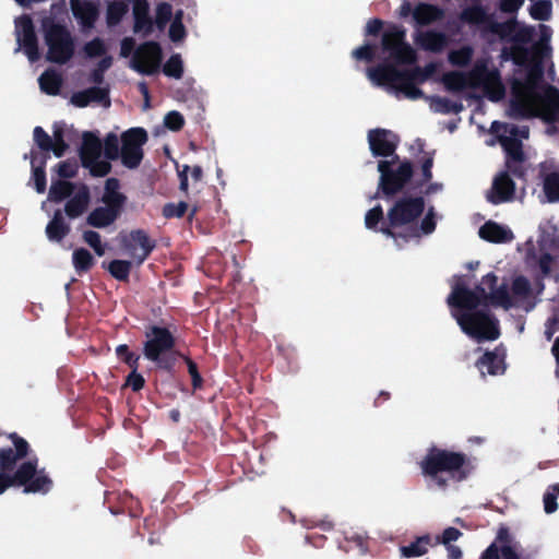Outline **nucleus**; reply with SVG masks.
Returning a JSON list of instances; mask_svg holds the SVG:
<instances>
[{"label":"nucleus","mask_w":559,"mask_h":559,"mask_svg":"<svg viewBox=\"0 0 559 559\" xmlns=\"http://www.w3.org/2000/svg\"><path fill=\"white\" fill-rule=\"evenodd\" d=\"M70 103L75 107H86L91 103H98L104 107L109 106L108 91L105 87H92L90 90L74 93Z\"/></svg>","instance_id":"aec40b11"},{"label":"nucleus","mask_w":559,"mask_h":559,"mask_svg":"<svg viewBox=\"0 0 559 559\" xmlns=\"http://www.w3.org/2000/svg\"><path fill=\"white\" fill-rule=\"evenodd\" d=\"M368 143L374 156H383L388 159L396 157L394 151L397 145V136L385 129H374L368 133Z\"/></svg>","instance_id":"a211bd4d"},{"label":"nucleus","mask_w":559,"mask_h":559,"mask_svg":"<svg viewBox=\"0 0 559 559\" xmlns=\"http://www.w3.org/2000/svg\"><path fill=\"white\" fill-rule=\"evenodd\" d=\"M100 61L98 62V67L96 70H94L92 78L94 82H99L102 79V73L106 71L112 62V59L110 56L104 55L100 57Z\"/></svg>","instance_id":"13d9d810"},{"label":"nucleus","mask_w":559,"mask_h":559,"mask_svg":"<svg viewBox=\"0 0 559 559\" xmlns=\"http://www.w3.org/2000/svg\"><path fill=\"white\" fill-rule=\"evenodd\" d=\"M119 214L112 207L103 204L90 213L87 222L94 227L103 228L114 223Z\"/></svg>","instance_id":"7c9ffc66"},{"label":"nucleus","mask_w":559,"mask_h":559,"mask_svg":"<svg viewBox=\"0 0 559 559\" xmlns=\"http://www.w3.org/2000/svg\"><path fill=\"white\" fill-rule=\"evenodd\" d=\"M442 16L441 9L428 3H419L413 10V21L418 26L431 24Z\"/></svg>","instance_id":"c85d7f7f"},{"label":"nucleus","mask_w":559,"mask_h":559,"mask_svg":"<svg viewBox=\"0 0 559 559\" xmlns=\"http://www.w3.org/2000/svg\"><path fill=\"white\" fill-rule=\"evenodd\" d=\"M543 190L548 202H559V163L543 166Z\"/></svg>","instance_id":"412c9836"},{"label":"nucleus","mask_w":559,"mask_h":559,"mask_svg":"<svg viewBox=\"0 0 559 559\" xmlns=\"http://www.w3.org/2000/svg\"><path fill=\"white\" fill-rule=\"evenodd\" d=\"M389 227L384 225L381 233L391 237L397 247L429 235L436 229L437 214L433 207L425 212L421 198H402L388 211Z\"/></svg>","instance_id":"20e7f679"},{"label":"nucleus","mask_w":559,"mask_h":559,"mask_svg":"<svg viewBox=\"0 0 559 559\" xmlns=\"http://www.w3.org/2000/svg\"><path fill=\"white\" fill-rule=\"evenodd\" d=\"M33 179L35 182V188L38 193H43L46 189V177L43 168L34 167L33 169Z\"/></svg>","instance_id":"bf43d9fd"},{"label":"nucleus","mask_w":559,"mask_h":559,"mask_svg":"<svg viewBox=\"0 0 559 559\" xmlns=\"http://www.w3.org/2000/svg\"><path fill=\"white\" fill-rule=\"evenodd\" d=\"M88 202V190L86 187L81 186L71 194V198L66 205V213L72 218L78 217L86 210Z\"/></svg>","instance_id":"cd10ccee"},{"label":"nucleus","mask_w":559,"mask_h":559,"mask_svg":"<svg viewBox=\"0 0 559 559\" xmlns=\"http://www.w3.org/2000/svg\"><path fill=\"white\" fill-rule=\"evenodd\" d=\"M69 231V226L64 223L60 213H57L53 219L46 227V235L51 241H60Z\"/></svg>","instance_id":"f704fd0d"},{"label":"nucleus","mask_w":559,"mask_h":559,"mask_svg":"<svg viewBox=\"0 0 559 559\" xmlns=\"http://www.w3.org/2000/svg\"><path fill=\"white\" fill-rule=\"evenodd\" d=\"M40 90L48 95H57L61 86V76L53 70H47L39 79Z\"/></svg>","instance_id":"473e14b6"},{"label":"nucleus","mask_w":559,"mask_h":559,"mask_svg":"<svg viewBox=\"0 0 559 559\" xmlns=\"http://www.w3.org/2000/svg\"><path fill=\"white\" fill-rule=\"evenodd\" d=\"M556 495H559V484H556L544 496V508L547 513H552L557 510Z\"/></svg>","instance_id":"864d4df0"},{"label":"nucleus","mask_w":559,"mask_h":559,"mask_svg":"<svg viewBox=\"0 0 559 559\" xmlns=\"http://www.w3.org/2000/svg\"><path fill=\"white\" fill-rule=\"evenodd\" d=\"M512 117L537 116L546 121L559 116V92L535 83V75L527 85L515 84L509 110Z\"/></svg>","instance_id":"39448f33"},{"label":"nucleus","mask_w":559,"mask_h":559,"mask_svg":"<svg viewBox=\"0 0 559 559\" xmlns=\"http://www.w3.org/2000/svg\"><path fill=\"white\" fill-rule=\"evenodd\" d=\"M478 236L488 242L508 243L514 239L512 229L493 221L486 222L479 229Z\"/></svg>","instance_id":"6ab92c4d"},{"label":"nucleus","mask_w":559,"mask_h":559,"mask_svg":"<svg viewBox=\"0 0 559 559\" xmlns=\"http://www.w3.org/2000/svg\"><path fill=\"white\" fill-rule=\"evenodd\" d=\"M461 17L471 24H485L488 21L486 12L479 7L465 10Z\"/></svg>","instance_id":"09e8293b"},{"label":"nucleus","mask_w":559,"mask_h":559,"mask_svg":"<svg viewBox=\"0 0 559 559\" xmlns=\"http://www.w3.org/2000/svg\"><path fill=\"white\" fill-rule=\"evenodd\" d=\"M465 463V457L460 453L440 449H431L423 459L420 465L424 474L437 478L439 472H454Z\"/></svg>","instance_id":"ddd939ff"},{"label":"nucleus","mask_w":559,"mask_h":559,"mask_svg":"<svg viewBox=\"0 0 559 559\" xmlns=\"http://www.w3.org/2000/svg\"><path fill=\"white\" fill-rule=\"evenodd\" d=\"M414 40L420 48L432 52H439L448 45L447 35L433 31H419L414 35Z\"/></svg>","instance_id":"a878e982"},{"label":"nucleus","mask_w":559,"mask_h":559,"mask_svg":"<svg viewBox=\"0 0 559 559\" xmlns=\"http://www.w3.org/2000/svg\"><path fill=\"white\" fill-rule=\"evenodd\" d=\"M473 56V49L471 47H462L457 50H452L449 53V61L453 66L462 67L469 62Z\"/></svg>","instance_id":"de8ad7c7"},{"label":"nucleus","mask_w":559,"mask_h":559,"mask_svg":"<svg viewBox=\"0 0 559 559\" xmlns=\"http://www.w3.org/2000/svg\"><path fill=\"white\" fill-rule=\"evenodd\" d=\"M75 169H76V166L74 163L66 162V163H61L58 166V174L61 177H72L75 174Z\"/></svg>","instance_id":"e2e57ef3"},{"label":"nucleus","mask_w":559,"mask_h":559,"mask_svg":"<svg viewBox=\"0 0 559 559\" xmlns=\"http://www.w3.org/2000/svg\"><path fill=\"white\" fill-rule=\"evenodd\" d=\"M491 28L495 33H498L502 38L510 36V31L515 33V40L520 43L527 41L532 34L531 29L527 27H520L515 22H509L504 25H491Z\"/></svg>","instance_id":"2f4dec72"},{"label":"nucleus","mask_w":559,"mask_h":559,"mask_svg":"<svg viewBox=\"0 0 559 559\" xmlns=\"http://www.w3.org/2000/svg\"><path fill=\"white\" fill-rule=\"evenodd\" d=\"M84 51L88 58L103 57L106 55V47L100 39H93L85 45Z\"/></svg>","instance_id":"603ef678"},{"label":"nucleus","mask_w":559,"mask_h":559,"mask_svg":"<svg viewBox=\"0 0 559 559\" xmlns=\"http://www.w3.org/2000/svg\"><path fill=\"white\" fill-rule=\"evenodd\" d=\"M45 38L48 46L47 58L57 63H64L73 55V43L69 32L56 24L44 23Z\"/></svg>","instance_id":"9d476101"},{"label":"nucleus","mask_w":559,"mask_h":559,"mask_svg":"<svg viewBox=\"0 0 559 559\" xmlns=\"http://www.w3.org/2000/svg\"><path fill=\"white\" fill-rule=\"evenodd\" d=\"M134 47V40L130 37L121 41L120 56L130 57L129 67L144 75H152L159 71L162 63V49L158 44L147 41L140 45L131 55Z\"/></svg>","instance_id":"6e6552de"},{"label":"nucleus","mask_w":559,"mask_h":559,"mask_svg":"<svg viewBox=\"0 0 559 559\" xmlns=\"http://www.w3.org/2000/svg\"><path fill=\"white\" fill-rule=\"evenodd\" d=\"M404 28L393 26L382 36V49L397 63H413L416 61L415 50L405 41Z\"/></svg>","instance_id":"4468645a"},{"label":"nucleus","mask_w":559,"mask_h":559,"mask_svg":"<svg viewBox=\"0 0 559 559\" xmlns=\"http://www.w3.org/2000/svg\"><path fill=\"white\" fill-rule=\"evenodd\" d=\"M514 193V182L509 175L502 173L496 176L488 199L492 203L507 202L512 199Z\"/></svg>","instance_id":"5701e85b"},{"label":"nucleus","mask_w":559,"mask_h":559,"mask_svg":"<svg viewBox=\"0 0 559 559\" xmlns=\"http://www.w3.org/2000/svg\"><path fill=\"white\" fill-rule=\"evenodd\" d=\"M132 13L134 19V33L144 36L150 35L153 31V22L148 15L147 0H133Z\"/></svg>","instance_id":"b1692460"},{"label":"nucleus","mask_w":559,"mask_h":559,"mask_svg":"<svg viewBox=\"0 0 559 559\" xmlns=\"http://www.w3.org/2000/svg\"><path fill=\"white\" fill-rule=\"evenodd\" d=\"M81 159L85 168L94 176H104L110 169L109 159L121 158L128 168H135L143 158V145L147 134L142 128H131L121 134L108 133L104 140V152L100 140L91 132L83 134Z\"/></svg>","instance_id":"f03ea898"},{"label":"nucleus","mask_w":559,"mask_h":559,"mask_svg":"<svg viewBox=\"0 0 559 559\" xmlns=\"http://www.w3.org/2000/svg\"><path fill=\"white\" fill-rule=\"evenodd\" d=\"M501 554L503 559H519L515 549L511 545H504Z\"/></svg>","instance_id":"338daca9"},{"label":"nucleus","mask_w":559,"mask_h":559,"mask_svg":"<svg viewBox=\"0 0 559 559\" xmlns=\"http://www.w3.org/2000/svg\"><path fill=\"white\" fill-rule=\"evenodd\" d=\"M84 241L94 249L99 257L105 254L106 247L103 245L100 235L96 231L87 230L83 234Z\"/></svg>","instance_id":"8fccbe9b"},{"label":"nucleus","mask_w":559,"mask_h":559,"mask_svg":"<svg viewBox=\"0 0 559 559\" xmlns=\"http://www.w3.org/2000/svg\"><path fill=\"white\" fill-rule=\"evenodd\" d=\"M185 119L178 111H170L164 117V124L171 131H177L183 126Z\"/></svg>","instance_id":"5fc2aeb1"},{"label":"nucleus","mask_w":559,"mask_h":559,"mask_svg":"<svg viewBox=\"0 0 559 559\" xmlns=\"http://www.w3.org/2000/svg\"><path fill=\"white\" fill-rule=\"evenodd\" d=\"M73 192L74 189L71 183L67 181H57L51 185L48 199L60 201L63 198L71 195Z\"/></svg>","instance_id":"79ce46f5"},{"label":"nucleus","mask_w":559,"mask_h":559,"mask_svg":"<svg viewBox=\"0 0 559 559\" xmlns=\"http://www.w3.org/2000/svg\"><path fill=\"white\" fill-rule=\"evenodd\" d=\"M378 171L380 173L379 188L386 194L400 191L412 176L411 164L400 160L399 157L380 160Z\"/></svg>","instance_id":"1a4fd4ad"},{"label":"nucleus","mask_w":559,"mask_h":559,"mask_svg":"<svg viewBox=\"0 0 559 559\" xmlns=\"http://www.w3.org/2000/svg\"><path fill=\"white\" fill-rule=\"evenodd\" d=\"M491 131L499 136L501 145L510 156L514 159L521 158V142L528 138V129L525 126L516 127L493 121Z\"/></svg>","instance_id":"2eb2a0df"},{"label":"nucleus","mask_w":559,"mask_h":559,"mask_svg":"<svg viewBox=\"0 0 559 559\" xmlns=\"http://www.w3.org/2000/svg\"><path fill=\"white\" fill-rule=\"evenodd\" d=\"M164 73L174 79H180L183 72L182 59L179 55L171 56L165 63Z\"/></svg>","instance_id":"37998d69"},{"label":"nucleus","mask_w":559,"mask_h":559,"mask_svg":"<svg viewBox=\"0 0 559 559\" xmlns=\"http://www.w3.org/2000/svg\"><path fill=\"white\" fill-rule=\"evenodd\" d=\"M530 13L535 20H548L551 16V2L546 0L536 1L531 7Z\"/></svg>","instance_id":"a18cd8bd"},{"label":"nucleus","mask_w":559,"mask_h":559,"mask_svg":"<svg viewBox=\"0 0 559 559\" xmlns=\"http://www.w3.org/2000/svg\"><path fill=\"white\" fill-rule=\"evenodd\" d=\"M15 36L19 48L23 49L31 62L38 59L37 40L34 33L32 20L27 15H22L15 20Z\"/></svg>","instance_id":"dca6fc26"},{"label":"nucleus","mask_w":559,"mask_h":559,"mask_svg":"<svg viewBox=\"0 0 559 559\" xmlns=\"http://www.w3.org/2000/svg\"><path fill=\"white\" fill-rule=\"evenodd\" d=\"M130 0H109L107 5V23L115 25L120 22L129 10Z\"/></svg>","instance_id":"72a5a7b5"},{"label":"nucleus","mask_w":559,"mask_h":559,"mask_svg":"<svg viewBox=\"0 0 559 559\" xmlns=\"http://www.w3.org/2000/svg\"><path fill=\"white\" fill-rule=\"evenodd\" d=\"M465 286L463 278L455 277L448 302L462 331L478 341H493L499 337L497 321L488 314L474 311L478 306L491 305L509 309L521 305L530 295L528 281L523 276L514 277L510 292L506 284H498V278L492 273L483 277L476 293Z\"/></svg>","instance_id":"f257e3e1"},{"label":"nucleus","mask_w":559,"mask_h":559,"mask_svg":"<svg viewBox=\"0 0 559 559\" xmlns=\"http://www.w3.org/2000/svg\"><path fill=\"white\" fill-rule=\"evenodd\" d=\"M376 48L369 44H364L362 46L353 50L352 56L356 60H365L371 61L374 56Z\"/></svg>","instance_id":"6e6d98bb"},{"label":"nucleus","mask_w":559,"mask_h":559,"mask_svg":"<svg viewBox=\"0 0 559 559\" xmlns=\"http://www.w3.org/2000/svg\"><path fill=\"white\" fill-rule=\"evenodd\" d=\"M437 71L436 63H429L414 71L401 72L389 64H380L369 68L367 76L372 84L385 87L396 97H405L412 100L423 97V92L415 86V82H424Z\"/></svg>","instance_id":"423d86ee"},{"label":"nucleus","mask_w":559,"mask_h":559,"mask_svg":"<svg viewBox=\"0 0 559 559\" xmlns=\"http://www.w3.org/2000/svg\"><path fill=\"white\" fill-rule=\"evenodd\" d=\"M460 536L461 532L459 530L454 527H448L442 534L441 542L445 546H450L451 543L457 540Z\"/></svg>","instance_id":"052dcab7"},{"label":"nucleus","mask_w":559,"mask_h":559,"mask_svg":"<svg viewBox=\"0 0 559 559\" xmlns=\"http://www.w3.org/2000/svg\"><path fill=\"white\" fill-rule=\"evenodd\" d=\"M428 538L420 537L409 546L401 548V554L405 558L419 557L427 551Z\"/></svg>","instance_id":"c03bdc74"},{"label":"nucleus","mask_w":559,"mask_h":559,"mask_svg":"<svg viewBox=\"0 0 559 559\" xmlns=\"http://www.w3.org/2000/svg\"><path fill=\"white\" fill-rule=\"evenodd\" d=\"M182 19H183V11L178 10L175 13V16L170 23V27H169V32H168L169 38L173 41H180L186 37V28L183 26Z\"/></svg>","instance_id":"58836bf2"},{"label":"nucleus","mask_w":559,"mask_h":559,"mask_svg":"<svg viewBox=\"0 0 559 559\" xmlns=\"http://www.w3.org/2000/svg\"><path fill=\"white\" fill-rule=\"evenodd\" d=\"M138 361V356L127 355L126 362L132 368V372L127 379V384L130 385L134 391L140 390L144 385V378L136 371Z\"/></svg>","instance_id":"4c0bfd02"},{"label":"nucleus","mask_w":559,"mask_h":559,"mask_svg":"<svg viewBox=\"0 0 559 559\" xmlns=\"http://www.w3.org/2000/svg\"><path fill=\"white\" fill-rule=\"evenodd\" d=\"M506 354L501 349L488 352L478 360L477 368L481 374L497 376L506 370Z\"/></svg>","instance_id":"4be33fe9"},{"label":"nucleus","mask_w":559,"mask_h":559,"mask_svg":"<svg viewBox=\"0 0 559 559\" xmlns=\"http://www.w3.org/2000/svg\"><path fill=\"white\" fill-rule=\"evenodd\" d=\"M133 265L135 264L131 259L129 261L114 260L108 264V271L115 278L123 281L128 278L130 270Z\"/></svg>","instance_id":"e433bc0d"},{"label":"nucleus","mask_w":559,"mask_h":559,"mask_svg":"<svg viewBox=\"0 0 559 559\" xmlns=\"http://www.w3.org/2000/svg\"><path fill=\"white\" fill-rule=\"evenodd\" d=\"M389 227L388 216L384 218L381 206L371 207L365 215V226L368 229L380 231L382 226Z\"/></svg>","instance_id":"c9c22d12"},{"label":"nucleus","mask_w":559,"mask_h":559,"mask_svg":"<svg viewBox=\"0 0 559 559\" xmlns=\"http://www.w3.org/2000/svg\"><path fill=\"white\" fill-rule=\"evenodd\" d=\"M504 59H512L516 64H524L527 59V52L519 45H513L510 49L504 48L502 51Z\"/></svg>","instance_id":"3c124183"},{"label":"nucleus","mask_w":559,"mask_h":559,"mask_svg":"<svg viewBox=\"0 0 559 559\" xmlns=\"http://www.w3.org/2000/svg\"><path fill=\"white\" fill-rule=\"evenodd\" d=\"M382 27V21L378 19H373L367 22L366 24V33L369 35L377 34Z\"/></svg>","instance_id":"0e129e2a"},{"label":"nucleus","mask_w":559,"mask_h":559,"mask_svg":"<svg viewBox=\"0 0 559 559\" xmlns=\"http://www.w3.org/2000/svg\"><path fill=\"white\" fill-rule=\"evenodd\" d=\"M124 200V195L119 190L118 181L115 179H108L105 183L104 193L102 197L103 204L108 205L120 213Z\"/></svg>","instance_id":"c756f323"},{"label":"nucleus","mask_w":559,"mask_h":559,"mask_svg":"<svg viewBox=\"0 0 559 559\" xmlns=\"http://www.w3.org/2000/svg\"><path fill=\"white\" fill-rule=\"evenodd\" d=\"M413 10L414 8L412 7L411 2L409 1H404L400 8H399V16L400 17H407L409 14L413 15Z\"/></svg>","instance_id":"69168bd1"},{"label":"nucleus","mask_w":559,"mask_h":559,"mask_svg":"<svg viewBox=\"0 0 559 559\" xmlns=\"http://www.w3.org/2000/svg\"><path fill=\"white\" fill-rule=\"evenodd\" d=\"M187 207H188V205L185 202H179L178 204L170 203V204L165 205L163 213L167 217H173V216L180 217L185 214V212L187 211Z\"/></svg>","instance_id":"4d7b16f0"},{"label":"nucleus","mask_w":559,"mask_h":559,"mask_svg":"<svg viewBox=\"0 0 559 559\" xmlns=\"http://www.w3.org/2000/svg\"><path fill=\"white\" fill-rule=\"evenodd\" d=\"M524 3V0H502L500 3V8L503 12H515L519 10Z\"/></svg>","instance_id":"680f3d73"},{"label":"nucleus","mask_w":559,"mask_h":559,"mask_svg":"<svg viewBox=\"0 0 559 559\" xmlns=\"http://www.w3.org/2000/svg\"><path fill=\"white\" fill-rule=\"evenodd\" d=\"M26 454V442L14 435L0 432V495L12 487L25 492H47L51 480L32 462H20Z\"/></svg>","instance_id":"7ed1b4c3"},{"label":"nucleus","mask_w":559,"mask_h":559,"mask_svg":"<svg viewBox=\"0 0 559 559\" xmlns=\"http://www.w3.org/2000/svg\"><path fill=\"white\" fill-rule=\"evenodd\" d=\"M143 353L145 358L157 362L159 367L168 368L169 362L162 358L175 344L170 332L164 328L152 326L145 333Z\"/></svg>","instance_id":"f8f14e48"},{"label":"nucleus","mask_w":559,"mask_h":559,"mask_svg":"<svg viewBox=\"0 0 559 559\" xmlns=\"http://www.w3.org/2000/svg\"><path fill=\"white\" fill-rule=\"evenodd\" d=\"M34 140L40 148L46 151L51 150L57 157L62 156L67 148L59 129L55 130L53 140L51 141L48 134L40 127H36L34 129Z\"/></svg>","instance_id":"393cba45"},{"label":"nucleus","mask_w":559,"mask_h":559,"mask_svg":"<svg viewBox=\"0 0 559 559\" xmlns=\"http://www.w3.org/2000/svg\"><path fill=\"white\" fill-rule=\"evenodd\" d=\"M70 5L73 15L79 20L82 27H92L96 21L98 11L92 2L81 0H70Z\"/></svg>","instance_id":"bb28decb"},{"label":"nucleus","mask_w":559,"mask_h":559,"mask_svg":"<svg viewBox=\"0 0 559 559\" xmlns=\"http://www.w3.org/2000/svg\"><path fill=\"white\" fill-rule=\"evenodd\" d=\"M539 35H540V40L538 44H536L535 51H534V64H533L532 69L528 71L527 78L524 81H522L520 79H516L514 81L513 86H512L513 91H514L515 84L527 85L530 80L534 76V74H535V83H539L538 82L539 76H540L539 63L544 59H548L550 57L551 47L549 46V41H550V38L552 35V32L549 26L539 25Z\"/></svg>","instance_id":"f3484780"},{"label":"nucleus","mask_w":559,"mask_h":559,"mask_svg":"<svg viewBox=\"0 0 559 559\" xmlns=\"http://www.w3.org/2000/svg\"><path fill=\"white\" fill-rule=\"evenodd\" d=\"M442 82L447 90L459 92L468 87L481 88L491 100H499L504 94L499 75L495 70H488L483 62L475 64L468 73L449 72L443 75Z\"/></svg>","instance_id":"0eeeda50"},{"label":"nucleus","mask_w":559,"mask_h":559,"mask_svg":"<svg viewBox=\"0 0 559 559\" xmlns=\"http://www.w3.org/2000/svg\"><path fill=\"white\" fill-rule=\"evenodd\" d=\"M429 107L431 110L436 112H459L462 109V106L456 104H452L445 98L442 97H428Z\"/></svg>","instance_id":"ea45409f"},{"label":"nucleus","mask_w":559,"mask_h":559,"mask_svg":"<svg viewBox=\"0 0 559 559\" xmlns=\"http://www.w3.org/2000/svg\"><path fill=\"white\" fill-rule=\"evenodd\" d=\"M173 8L169 3L160 2L155 8V24L159 29H164L171 17Z\"/></svg>","instance_id":"49530a36"},{"label":"nucleus","mask_w":559,"mask_h":559,"mask_svg":"<svg viewBox=\"0 0 559 559\" xmlns=\"http://www.w3.org/2000/svg\"><path fill=\"white\" fill-rule=\"evenodd\" d=\"M552 259L549 255H544L540 259L539 265L544 274L551 272Z\"/></svg>","instance_id":"774afa93"},{"label":"nucleus","mask_w":559,"mask_h":559,"mask_svg":"<svg viewBox=\"0 0 559 559\" xmlns=\"http://www.w3.org/2000/svg\"><path fill=\"white\" fill-rule=\"evenodd\" d=\"M120 251L136 266L141 265L155 247L154 241L141 229L121 233L118 237Z\"/></svg>","instance_id":"9b49d317"},{"label":"nucleus","mask_w":559,"mask_h":559,"mask_svg":"<svg viewBox=\"0 0 559 559\" xmlns=\"http://www.w3.org/2000/svg\"><path fill=\"white\" fill-rule=\"evenodd\" d=\"M73 265L76 272H83L88 270L93 263L92 254L85 249H76L72 257Z\"/></svg>","instance_id":"a19ab883"}]
</instances>
